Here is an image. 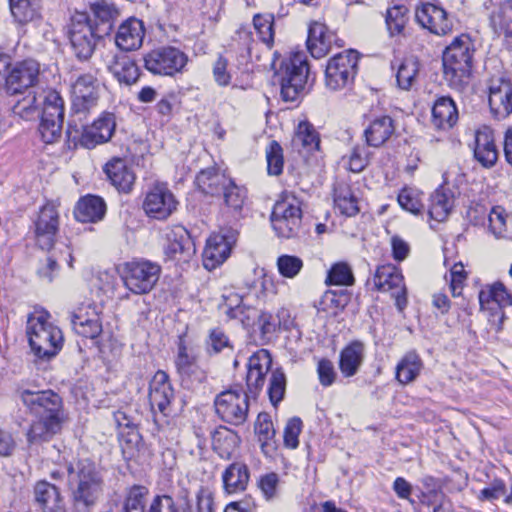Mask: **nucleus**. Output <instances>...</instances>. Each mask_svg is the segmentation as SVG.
Segmentation results:
<instances>
[{
  "label": "nucleus",
  "mask_w": 512,
  "mask_h": 512,
  "mask_svg": "<svg viewBox=\"0 0 512 512\" xmlns=\"http://www.w3.org/2000/svg\"><path fill=\"white\" fill-rule=\"evenodd\" d=\"M266 160L269 175L278 176L283 172V149L277 141H271L266 148Z\"/></svg>",
  "instance_id": "51"
},
{
  "label": "nucleus",
  "mask_w": 512,
  "mask_h": 512,
  "mask_svg": "<svg viewBox=\"0 0 512 512\" xmlns=\"http://www.w3.org/2000/svg\"><path fill=\"white\" fill-rule=\"evenodd\" d=\"M249 481L247 466L235 461L226 468V493H234L245 490Z\"/></svg>",
  "instance_id": "44"
},
{
  "label": "nucleus",
  "mask_w": 512,
  "mask_h": 512,
  "mask_svg": "<svg viewBox=\"0 0 512 512\" xmlns=\"http://www.w3.org/2000/svg\"><path fill=\"white\" fill-rule=\"evenodd\" d=\"M454 194L451 189L440 186L430 196L428 214L436 222L445 221L454 207Z\"/></svg>",
  "instance_id": "33"
},
{
  "label": "nucleus",
  "mask_w": 512,
  "mask_h": 512,
  "mask_svg": "<svg viewBox=\"0 0 512 512\" xmlns=\"http://www.w3.org/2000/svg\"><path fill=\"white\" fill-rule=\"evenodd\" d=\"M12 112L24 120L35 119L39 114L36 96L27 94L12 106Z\"/></svg>",
  "instance_id": "53"
},
{
  "label": "nucleus",
  "mask_w": 512,
  "mask_h": 512,
  "mask_svg": "<svg viewBox=\"0 0 512 512\" xmlns=\"http://www.w3.org/2000/svg\"><path fill=\"white\" fill-rule=\"evenodd\" d=\"M490 27L502 38L503 46L512 52V6L503 3L495 7L489 16Z\"/></svg>",
  "instance_id": "26"
},
{
  "label": "nucleus",
  "mask_w": 512,
  "mask_h": 512,
  "mask_svg": "<svg viewBox=\"0 0 512 512\" xmlns=\"http://www.w3.org/2000/svg\"><path fill=\"white\" fill-rule=\"evenodd\" d=\"M294 141L300 142L308 150H317L320 145L319 134L308 121H302L298 124Z\"/></svg>",
  "instance_id": "49"
},
{
  "label": "nucleus",
  "mask_w": 512,
  "mask_h": 512,
  "mask_svg": "<svg viewBox=\"0 0 512 512\" xmlns=\"http://www.w3.org/2000/svg\"><path fill=\"white\" fill-rule=\"evenodd\" d=\"M91 10L95 21H99L97 23H93L94 27H108L110 33L112 30V21L119 15L115 6L105 1H101L94 3L91 6Z\"/></svg>",
  "instance_id": "47"
},
{
  "label": "nucleus",
  "mask_w": 512,
  "mask_h": 512,
  "mask_svg": "<svg viewBox=\"0 0 512 512\" xmlns=\"http://www.w3.org/2000/svg\"><path fill=\"white\" fill-rule=\"evenodd\" d=\"M166 254L173 259L183 256L184 260L191 257L195 252L194 243L189 232L181 225L174 226L166 234Z\"/></svg>",
  "instance_id": "28"
},
{
  "label": "nucleus",
  "mask_w": 512,
  "mask_h": 512,
  "mask_svg": "<svg viewBox=\"0 0 512 512\" xmlns=\"http://www.w3.org/2000/svg\"><path fill=\"white\" fill-rule=\"evenodd\" d=\"M111 184L118 190L128 193L132 190L136 176L122 158H112L103 168Z\"/></svg>",
  "instance_id": "25"
},
{
  "label": "nucleus",
  "mask_w": 512,
  "mask_h": 512,
  "mask_svg": "<svg viewBox=\"0 0 512 512\" xmlns=\"http://www.w3.org/2000/svg\"><path fill=\"white\" fill-rule=\"evenodd\" d=\"M144 36L143 21L136 17H129L119 25L115 35V43L123 51H133L142 46Z\"/></svg>",
  "instance_id": "22"
},
{
  "label": "nucleus",
  "mask_w": 512,
  "mask_h": 512,
  "mask_svg": "<svg viewBox=\"0 0 512 512\" xmlns=\"http://www.w3.org/2000/svg\"><path fill=\"white\" fill-rule=\"evenodd\" d=\"M309 65L305 54L296 52L284 59L275 73L280 84V94L284 101H296L308 80Z\"/></svg>",
  "instance_id": "4"
},
{
  "label": "nucleus",
  "mask_w": 512,
  "mask_h": 512,
  "mask_svg": "<svg viewBox=\"0 0 512 512\" xmlns=\"http://www.w3.org/2000/svg\"><path fill=\"white\" fill-rule=\"evenodd\" d=\"M474 158L484 168L493 167L498 160V149L491 130L484 128L475 134Z\"/></svg>",
  "instance_id": "29"
},
{
  "label": "nucleus",
  "mask_w": 512,
  "mask_h": 512,
  "mask_svg": "<svg viewBox=\"0 0 512 512\" xmlns=\"http://www.w3.org/2000/svg\"><path fill=\"white\" fill-rule=\"evenodd\" d=\"M10 10L16 21L27 23L37 15L38 0H9Z\"/></svg>",
  "instance_id": "46"
},
{
  "label": "nucleus",
  "mask_w": 512,
  "mask_h": 512,
  "mask_svg": "<svg viewBox=\"0 0 512 512\" xmlns=\"http://www.w3.org/2000/svg\"><path fill=\"white\" fill-rule=\"evenodd\" d=\"M63 121L41 117L38 131L46 144H53L62 136Z\"/></svg>",
  "instance_id": "54"
},
{
  "label": "nucleus",
  "mask_w": 512,
  "mask_h": 512,
  "mask_svg": "<svg viewBox=\"0 0 512 512\" xmlns=\"http://www.w3.org/2000/svg\"><path fill=\"white\" fill-rule=\"evenodd\" d=\"M409 21V9L403 4L389 7L385 13V23L390 37L403 35Z\"/></svg>",
  "instance_id": "43"
},
{
  "label": "nucleus",
  "mask_w": 512,
  "mask_h": 512,
  "mask_svg": "<svg viewBox=\"0 0 512 512\" xmlns=\"http://www.w3.org/2000/svg\"><path fill=\"white\" fill-rule=\"evenodd\" d=\"M326 283L329 285H352L354 276L351 267L344 262L334 264L328 271Z\"/></svg>",
  "instance_id": "52"
},
{
  "label": "nucleus",
  "mask_w": 512,
  "mask_h": 512,
  "mask_svg": "<svg viewBox=\"0 0 512 512\" xmlns=\"http://www.w3.org/2000/svg\"><path fill=\"white\" fill-rule=\"evenodd\" d=\"M395 129L394 120L390 116L376 117L364 130L367 145L375 148L381 147L395 133Z\"/></svg>",
  "instance_id": "32"
},
{
  "label": "nucleus",
  "mask_w": 512,
  "mask_h": 512,
  "mask_svg": "<svg viewBox=\"0 0 512 512\" xmlns=\"http://www.w3.org/2000/svg\"><path fill=\"white\" fill-rule=\"evenodd\" d=\"M243 296L234 295L226 297V315L231 319H238L240 323L248 328L253 325L255 318H258V311L251 307H245L241 305Z\"/></svg>",
  "instance_id": "42"
},
{
  "label": "nucleus",
  "mask_w": 512,
  "mask_h": 512,
  "mask_svg": "<svg viewBox=\"0 0 512 512\" xmlns=\"http://www.w3.org/2000/svg\"><path fill=\"white\" fill-rule=\"evenodd\" d=\"M274 19L272 15H255L253 18L254 28L257 31L261 41L271 46L274 40Z\"/></svg>",
  "instance_id": "57"
},
{
  "label": "nucleus",
  "mask_w": 512,
  "mask_h": 512,
  "mask_svg": "<svg viewBox=\"0 0 512 512\" xmlns=\"http://www.w3.org/2000/svg\"><path fill=\"white\" fill-rule=\"evenodd\" d=\"M59 231V212L57 208L48 203L44 205L34 222L35 241L42 250L50 251Z\"/></svg>",
  "instance_id": "14"
},
{
  "label": "nucleus",
  "mask_w": 512,
  "mask_h": 512,
  "mask_svg": "<svg viewBox=\"0 0 512 512\" xmlns=\"http://www.w3.org/2000/svg\"><path fill=\"white\" fill-rule=\"evenodd\" d=\"M188 60V56L174 46L157 47L143 57L144 67L150 73L161 76L182 73Z\"/></svg>",
  "instance_id": "9"
},
{
  "label": "nucleus",
  "mask_w": 512,
  "mask_h": 512,
  "mask_svg": "<svg viewBox=\"0 0 512 512\" xmlns=\"http://www.w3.org/2000/svg\"><path fill=\"white\" fill-rule=\"evenodd\" d=\"M333 201L335 208L347 217H353L360 211L358 198L355 196L351 186L345 182H339L334 185Z\"/></svg>",
  "instance_id": "37"
},
{
  "label": "nucleus",
  "mask_w": 512,
  "mask_h": 512,
  "mask_svg": "<svg viewBox=\"0 0 512 512\" xmlns=\"http://www.w3.org/2000/svg\"><path fill=\"white\" fill-rule=\"evenodd\" d=\"M161 267L149 260L127 262L123 268L125 287L136 295L149 293L157 284Z\"/></svg>",
  "instance_id": "8"
},
{
  "label": "nucleus",
  "mask_w": 512,
  "mask_h": 512,
  "mask_svg": "<svg viewBox=\"0 0 512 512\" xmlns=\"http://www.w3.org/2000/svg\"><path fill=\"white\" fill-rule=\"evenodd\" d=\"M270 221L279 237L290 239L304 233L302 210L299 201L294 196H286L274 204Z\"/></svg>",
  "instance_id": "7"
},
{
  "label": "nucleus",
  "mask_w": 512,
  "mask_h": 512,
  "mask_svg": "<svg viewBox=\"0 0 512 512\" xmlns=\"http://www.w3.org/2000/svg\"><path fill=\"white\" fill-rule=\"evenodd\" d=\"M107 67L120 83L126 85L135 83L140 75L136 63L126 55H113Z\"/></svg>",
  "instance_id": "36"
},
{
  "label": "nucleus",
  "mask_w": 512,
  "mask_h": 512,
  "mask_svg": "<svg viewBox=\"0 0 512 512\" xmlns=\"http://www.w3.org/2000/svg\"><path fill=\"white\" fill-rule=\"evenodd\" d=\"M33 500L40 512H67L60 488L46 480L34 484Z\"/></svg>",
  "instance_id": "20"
},
{
  "label": "nucleus",
  "mask_w": 512,
  "mask_h": 512,
  "mask_svg": "<svg viewBox=\"0 0 512 512\" xmlns=\"http://www.w3.org/2000/svg\"><path fill=\"white\" fill-rule=\"evenodd\" d=\"M106 204L101 197L88 195L81 198L74 210L75 218L79 222H97L104 218Z\"/></svg>",
  "instance_id": "35"
},
{
  "label": "nucleus",
  "mask_w": 512,
  "mask_h": 512,
  "mask_svg": "<svg viewBox=\"0 0 512 512\" xmlns=\"http://www.w3.org/2000/svg\"><path fill=\"white\" fill-rule=\"evenodd\" d=\"M277 268L285 278H294L303 268V261L295 255H281L277 259Z\"/></svg>",
  "instance_id": "56"
},
{
  "label": "nucleus",
  "mask_w": 512,
  "mask_h": 512,
  "mask_svg": "<svg viewBox=\"0 0 512 512\" xmlns=\"http://www.w3.org/2000/svg\"><path fill=\"white\" fill-rule=\"evenodd\" d=\"M302 431V420L299 417H293L287 421L284 429V445L287 448L295 449L299 445V434Z\"/></svg>",
  "instance_id": "60"
},
{
  "label": "nucleus",
  "mask_w": 512,
  "mask_h": 512,
  "mask_svg": "<svg viewBox=\"0 0 512 512\" xmlns=\"http://www.w3.org/2000/svg\"><path fill=\"white\" fill-rule=\"evenodd\" d=\"M341 47L342 41L325 24L313 22L308 29L307 48L314 58L320 59L327 55L333 45Z\"/></svg>",
  "instance_id": "19"
},
{
  "label": "nucleus",
  "mask_w": 512,
  "mask_h": 512,
  "mask_svg": "<svg viewBox=\"0 0 512 512\" xmlns=\"http://www.w3.org/2000/svg\"><path fill=\"white\" fill-rule=\"evenodd\" d=\"M272 366V358L268 350L260 349L249 357L247 362L246 387L247 394L257 396L264 386L265 377Z\"/></svg>",
  "instance_id": "18"
},
{
  "label": "nucleus",
  "mask_w": 512,
  "mask_h": 512,
  "mask_svg": "<svg viewBox=\"0 0 512 512\" xmlns=\"http://www.w3.org/2000/svg\"><path fill=\"white\" fill-rule=\"evenodd\" d=\"M489 228L497 237H502L506 231L505 213L501 207H495L491 210L489 217Z\"/></svg>",
  "instance_id": "63"
},
{
  "label": "nucleus",
  "mask_w": 512,
  "mask_h": 512,
  "mask_svg": "<svg viewBox=\"0 0 512 512\" xmlns=\"http://www.w3.org/2000/svg\"><path fill=\"white\" fill-rule=\"evenodd\" d=\"M419 71V63L415 57L405 58L397 71V82L402 89H409Z\"/></svg>",
  "instance_id": "48"
},
{
  "label": "nucleus",
  "mask_w": 512,
  "mask_h": 512,
  "mask_svg": "<svg viewBox=\"0 0 512 512\" xmlns=\"http://www.w3.org/2000/svg\"><path fill=\"white\" fill-rule=\"evenodd\" d=\"M74 512H91L104 491L100 469L89 459H81L67 467Z\"/></svg>",
  "instance_id": "1"
},
{
  "label": "nucleus",
  "mask_w": 512,
  "mask_h": 512,
  "mask_svg": "<svg viewBox=\"0 0 512 512\" xmlns=\"http://www.w3.org/2000/svg\"><path fill=\"white\" fill-rule=\"evenodd\" d=\"M360 54L348 49L331 57L325 69V86L338 91L351 86L358 73Z\"/></svg>",
  "instance_id": "6"
},
{
  "label": "nucleus",
  "mask_w": 512,
  "mask_h": 512,
  "mask_svg": "<svg viewBox=\"0 0 512 512\" xmlns=\"http://www.w3.org/2000/svg\"><path fill=\"white\" fill-rule=\"evenodd\" d=\"M373 283L378 291H392L395 304L400 311L407 306L404 279L394 265L379 266L375 271Z\"/></svg>",
  "instance_id": "15"
},
{
  "label": "nucleus",
  "mask_w": 512,
  "mask_h": 512,
  "mask_svg": "<svg viewBox=\"0 0 512 512\" xmlns=\"http://www.w3.org/2000/svg\"><path fill=\"white\" fill-rule=\"evenodd\" d=\"M187 512H213V499L211 493L206 489H200L196 496L195 507L188 502Z\"/></svg>",
  "instance_id": "64"
},
{
  "label": "nucleus",
  "mask_w": 512,
  "mask_h": 512,
  "mask_svg": "<svg viewBox=\"0 0 512 512\" xmlns=\"http://www.w3.org/2000/svg\"><path fill=\"white\" fill-rule=\"evenodd\" d=\"M174 396V391L166 372L159 370L153 376L149 386V402L151 408L167 415V410Z\"/></svg>",
  "instance_id": "23"
},
{
  "label": "nucleus",
  "mask_w": 512,
  "mask_h": 512,
  "mask_svg": "<svg viewBox=\"0 0 512 512\" xmlns=\"http://www.w3.org/2000/svg\"><path fill=\"white\" fill-rule=\"evenodd\" d=\"M178 201L166 184L154 185L143 201L145 213L157 220H166L177 209Z\"/></svg>",
  "instance_id": "12"
},
{
  "label": "nucleus",
  "mask_w": 512,
  "mask_h": 512,
  "mask_svg": "<svg viewBox=\"0 0 512 512\" xmlns=\"http://www.w3.org/2000/svg\"><path fill=\"white\" fill-rule=\"evenodd\" d=\"M249 400L242 386L226 389V423L231 425L243 424L248 415Z\"/></svg>",
  "instance_id": "24"
},
{
  "label": "nucleus",
  "mask_w": 512,
  "mask_h": 512,
  "mask_svg": "<svg viewBox=\"0 0 512 512\" xmlns=\"http://www.w3.org/2000/svg\"><path fill=\"white\" fill-rule=\"evenodd\" d=\"M17 393L23 405L36 417L64 421L62 399L52 390L18 389Z\"/></svg>",
  "instance_id": "10"
},
{
  "label": "nucleus",
  "mask_w": 512,
  "mask_h": 512,
  "mask_svg": "<svg viewBox=\"0 0 512 512\" xmlns=\"http://www.w3.org/2000/svg\"><path fill=\"white\" fill-rule=\"evenodd\" d=\"M365 358V346L363 342L355 340L345 346L339 355V369L346 378L355 376Z\"/></svg>",
  "instance_id": "30"
},
{
  "label": "nucleus",
  "mask_w": 512,
  "mask_h": 512,
  "mask_svg": "<svg viewBox=\"0 0 512 512\" xmlns=\"http://www.w3.org/2000/svg\"><path fill=\"white\" fill-rule=\"evenodd\" d=\"M248 201V191L245 186L237 185L229 180L226 185V216L238 221L243 218L244 206Z\"/></svg>",
  "instance_id": "38"
},
{
  "label": "nucleus",
  "mask_w": 512,
  "mask_h": 512,
  "mask_svg": "<svg viewBox=\"0 0 512 512\" xmlns=\"http://www.w3.org/2000/svg\"><path fill=\"white\" fill-rule=\"evenodd\" d=\"M286 392V375L281 368L271 371L268 385V396L271 404L276 407Z\"/></svg>",
  "instance_id": "45"
},
{
  "label": "nucleus",
  "mask_w": 512,
  "mask_h": 512,
  "mask_svg": "<svg viewBox=\"0 0 512 512\" xmlns=\"http://www.w3.org/2000/svg\"><path fill=\"white\" fill-rule=\"evenodd\" d=\"M416 21L431 33L444 36L453 29V23L448 18L447 12L432 3H422L415 10Z\"/></svg>",
  "instance_id": "17"
},
{
  "label": "nucleus",
  "mask_w": 512,
  "mask_h": 512,
  "mask_svg": "<svg viewBox=\"0 0 512 512\" xmlns=\"http://www.w3.org/2000/svg\"><path fill=\"white\" fill-rule=\"evenodd\" d=\"M398 203L399 205L406 211L418 215L422 212L424 205L419 199V195L417 192L404 188L400 191L398 195Z\"/></svg>",
  "instance_id": "58"
},
{
  "label": "nucleus",
  "mask_w": 512,
  "mask_h": 512,
  "mask_svg": "<svg viewBox=\"0 0 512 512\" xmlns=\"http://www.w3.org/2000/svg\"><path fill=\"white\" fill-rule=\"evenodd\" d=\"M317 373L319 382L324 387L331 386L335 382L337 376L332 361L328 359H321L318 362Z\"/></svg>",
  "instance_id": "62"
},
{
  "label": "nucleus",
  "mask_w": 512,
  "mask_h": 512,
  "mask_svg": "<svg viewBox=\"0 0 512 512\" xmlns=\"http://www.w3.org/2000/svg\"><path fill=\"white\" fill-rule=\"evenodd\" d=\"M196 185L205 194L214 195L219 191V176L214 169L202 170L196 176Z\"/></svg>",
  "instance_id": "59"
},
{
  "label": "nucleus",
  "mask_w": 512,
  "mask_h": 512,
  "mask_svg": "<svg viewBox=\"0 0 512 512\" xmlns=\"http://www.w3.org/2000/svg\"><path fill=\"white\" fill-rule=\"evenodd\" d=\"M423 368L424 363L419 354L415 350H410L396 365L395 378L402 385L410 384L418 378Z\"/></svg>",
  "instance_id": "34"
},
{
  "label": "nucleus",
  "mask_w": 512,
  "mask_h": 512,
  "mask_svg": "<svg viewBox=\"0 0 512 512\" xmlns=\"http://www.w3.org/2000/svg\"><path fill=\"white\" fill-rule=\"evenodd\" d=\"M108 34V27H94L92 19L86 13H76L71 18L69 39L79 59L90 58L97 41Z\"/></svg>",
  "instance_id": "5"
},
{
  "label": "nucleus",
  "mask_w": 512,
  "mask_h": 512,
  "mask_svg": "<svg viewBox=\"0 0 512 512\" xmlns=\"http://www.w3.org/2000/svg\"><path fill=\"white\" fill-rule=\"evenodd\" d=\"M26 334L32 352L40 359H50L62 349V331L48 320L46 313H35L28 317Z\"/></svg>",
  "instance_id": "3"
},
{
  "label": "nucleus",
  "mask_w": 512,
  "mask_h": 512,
  "mask_svg": "<svg viewBox=\"0 0 512 512\" xmlns=\"http://www.w3.org/2000/svg\"><path fill=\"white\" fill-rule=\"evenodd\" d=\"M474 45L467 35L456 37L443 52V73L449 85L459 89L468 84L473 66Z\"/></svg>",
  "instance_id": "2"
},
{
  "label": "nucleus",
  "mask_w": 512,
  "mask_h": 512,
  "mask_svg": "<svg viewBox=\"0 0 512 512\" xmlns=\"http://www.w3.org/2000/svg\"><path fill=\"white\" fill-rule=\"evenodd\" d=\"M40 74V65L37 61L27 59L8 67L5 76L4 90L9 95L21 94L34 86Z\"/></svg>",
  "instance_id": "11"
},
{
  "label": "nucleus",
  "mask_w": 512,
  "mask_h": 512,
  "mask_svg": "<svg viewBox=\"0 0 512 512\" xmlns=\"http://www.w3.org/2000/svg\"><path fill=\"white\" fill-rule=\"evenodd\" d=\"M254 430L263 449L275 436L273 422L268 413H260L257 416Z\"/></svg>",
  "instance_id": "55"
},
{
  "label": "nucleus",
  "mask_w": 512,
  "mask_h": 512,
  "mask_svg": "<svg viewBox=\"0 0 512 512\" xmlns=\"http://www.w3.org/2000/svg\"><path fill=\"white\" fill-rule=\"evenodd\" d=\"M148 493V489L145 486L134 485L131 487L125 499V512H144Z\"/></svg>",
  "instance_id": "50"
},
{
  "label": "nucleus",
  "mask_w": 512,
  "mask_h": 512,
  "mask_svg": "<svg viewBox=\"0 0 512 512\" xmlns=\"http://www.w3.org/2000/svg\"><path fill=\"white\" fill-rule=\"evenodd\" d=\"M224 262V234L212 235L207 239L203 251V265L211 271Z\"/></svg>",
  "instance_id": "41"
},
{
  "label": "nucleus",
  "mask_w": 512,
  "mask_h": 512,
  "mask_svg": "<svg viewBox=\"0 0 512 512\" xmlns=\"http://www.w3.org/2000/svg\"><path fill=\"white\" fill-rule=\"evenodd\" d=\"M36 418L37 420L31 424L27 432V440L29 443L47 441L61 430L63 421L50 418Z\"/></svg>",
  "instance_id": "40"
},
{
  "label": "nucleus",
  "mask_w": 512,
  "mask_h": 512,
  "mask_svg": "<svg viewBox=\"0 0 512 512\" xmlns=\"http://www.w3.org/2000/svg\"><path fill=\"white\" fill-rule=\"evenodd\" d=\"M488 103L495 119L502 120L512 113V81L494 76L488 82Z\"/></svg>",
  "instance_id": "13"
},
{
  "label": "nucleus",
  "mask_w": 512,
  "mask_h": 512,
  "mask_svg": "<svg viewBox=\"0 0 512 512\" xmlns=\"http://www.w3.org/2000/svg\"><path fill=\"white\" fill-rule=\"evenodd\" d=\"M99 98V83L92 73L77 77L72 85V104L76 112H86L96 106Z\"/></svg>",
  "instance_id": "16"
},
{
  "label": "nucleus",
  "mask_w": 512,
  "mask_h": 512,
  "mask_svg": "<svg viewBox=\"0 0 512 512\" xmlns=\"http://www.w3.org/2000/svg\"><path fill=\"white\" fill-rule=\"evenodd\" d=\"M74 331L85 338L95 339L102 333V322L94 308L88 307L84 312L79 309L71 316Z\"/></svg>",
  "instance_id": "31"
},
{
  "label": "nucleus",
  "mask_w": 512,
  "mask_h": 512,
  "mask_svg": "<svg viewBox=\"0 0 512 512\" xmlns=\"http://www.w3.org/2000/svg\"><path fill=\"white\" fill-rule=\"evenodd\" d=\"M368 153L364 146H355L348 158V169L351 172L359 173L368 165Z\"/></svg>",
  "instance_id": "61"
},
{
  "label": "nucleus",
  "mask_w": 512,
  "mask_h": 512,
  "mask_svg": "<svg viewBox=\"0 0 512 512\" xmlns=\"http://www.w3.org/2000/svg\"><path fill=\"white\" fill-rule=\"evenodd\" d=\"M116 127L115 117L111 113H104L91 125L85 126L80 136V144L88 149L109 141Z\"/></svg>",
  "instance_id": "21"
},
{
  "label": "nucleus",
  "mask_w": 512,
  "mask_h": 512,
  "mask_svg": "<svg viewBox=\"0 0 512 512\" xmlns=\"http://www.w3.org/2000/svg\"><path fill=\"white\" fill-rule=\"evenodd\" d=\"M459 119V113L456 103L450 96L438 97L432 106L433 126L438 130H450Z\"/></svg>",
  "instance_id": "27"
},
{
  "label": "nucleus",
  "mask_w": 512,
  "mask_h": 512,
  "mask_svg": "<svg viewBox=\"0 0 512 512\" xmlns=\"http://www.w3.org/2000/svg\"><path fill=\"white\" fill-rule=\"evenodd\" d=\"M197 346L187 338L186 334L179 336L175 365L181 374H188L197 361Z\"/></svg>",
  "instance_id": "39"
}]
</instances>
